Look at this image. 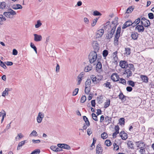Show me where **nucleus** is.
Listing matches in <instances>:
<instances>
[{"instance_id": "f257e3e1", "label": "nucleus", "mask_w": 154, "mask_h": 154, "mask_svg": "<svg viewBox=\"0 0 154 154\" xmlns=\"http://www.w3.org/2000/svg\"><path fill=\"white\" fill-rule=\"evenodd\" d=\"M119 66L122 68H128L132 70L134 69V65L131 64H128L127 62L125 60H121L120 61Z\"/></svg>"}, {"instance_id": "f03ea898", "label": "nucleus", "mask_w": 154, "mask_h": 154, "mask_svg": "<svg viewBox=\"0 0 154 154\" xmlns=\"http://www.w3.org/2000/svg\"><path fill=\"white\" fill-rule=\"evenodd\" d=\"M97 57V52L95 51H92L89 55V59L90 63H92L95 61Z\"/></svg>"}, {"instance_id": "7ed1b4c3", "label": "nucleus", "mask_w": 154, "mask_h": 154, "mask_svg": "<svg viewBox=\"0 0 154 154\" xmlns=\"http://www.w3.org/2000/svg\"><path fill=\"white\" fill-rule=\"evenodd\" d=\"M116 28V26H114L111 29L110 32H108V33L106 36L107 39H110L112 37V35L115 32Z\"/></svg>"}, {"instance_id": "20e7f679", "label": "nucleus", "mask_w": 154, "mask_h": 154, "mask_svg": "<svg viewBox=\"0 0 154 154\" xmlns=\"http://www.w3.org/2000/svg\"><path fill=\"white\" fill-rule=\"evenodd\" d=\"M92 45L94 50V51H96V52H98L99 50L100 47L97 41H93Z\"/></svg>"}, {"instance_id": "39448f33", "label": "nucleus", "mask_w": 154, "mask_h": 154, "mask_svg": "<svg viewBox=\"0 0 154 154\" xmlns=\"http://www.w3.org/2000/svg\"><path fill=\"white\" fill-rule=\"evenodd\" d=\"M111 79L113 82H116L119 81L120 78L117 73H114L111 75Z\"/></svg>"}, {"instance_id": "423d86ee", "label": "nucleus", "mask_w": 154, "mask_h": 154, "mask_svg": "<svg viewBox=\"0 0 154 154\" xmlns=\"http://www.w3.org/2000/svg\"><path fill=\"white\" fill-rule=\"evenodd\" d=\"M57 145L59 147L61 148H63L68 150L70 149L71 148V147L69 145L66 144L59 143L57 144Z\"/></svg>"}, {"instance_id": "0eeeda50", "label": "nucleus", "mask_w": 154, "mask_h": 154, "mask_svg": "<svg viewBox=\"0 0 154 154\" xmlns=\"http://www.w3.org/2000/svg\"><path fill=\"white\" fill-rule=\"evenodd\" d=\"M131 70H132L128 68L125 69L124 74H127V77L129 78L132 75V73Z\"/></svg>"}, {"instance_id": "6e6552de", "label": "nucleus", "mask_w": 154, "mask_h": 154, "mask_svg": "<svg viewBox=\"0 0 154 154\" xmlns=\"http://www.w3.org/2000/svg\"><path fill=\"white\" fill-rule=\"evenodd\" d=\"M132 24V22L131 20H128L126 21L124 24L122 28L123 29H125L127 27H128L131 25Z\"/></svg>"}, {"instance_id": "1a4fd4ad", "label": "nucleus", "mask_w": 154, "mask_h": 154, "mask_svg": "<svg viewBox=\"0 0 154 154\" xmlns=\"http://www.w3.org/2000/svg\"><path fill=\"white\" fill-rule=\"evenodd\" d=\"M96 154H102L103 151L102 147L100 144H98L96 148Z\"/></svg>"}, {"instance_id": "9d476101", "label": "nucleus", "mask_w": 154, "mask_h": 154, "mask_svg": "<svg viewBox=\"0 0 154 154\" xmlns=\"http://www.w3.org/2000/svg\"><path fill=\"white\" fill-rule=\"evenodd\" d=\"M91 79L92 80L93 83L94 84H97L99 82L101 79H98L95 75H92L91 76Z\"/></svg>"}, {"instance_id": "9b49d317", "label": "nucleus", "mask_w": 154, "mask_h": 154, "mask_svg": "<svg viewBox=\"0 0 154 154\" xmlns=\"http://www.w3.org/2000/svg\"><path fill=\"white\" fill-rule=\"evenodd\" d=\"M104 31V29H103L98 30L96 33V38H99L101 37L103 34Z\"/></svg>"}, {"instance_id": "f8f14e48", "label": "nucleus", "mask_w": 154, "mask_h": 154, "mask_svg": "<svg viewBox=\"0 0 154 154\" xmlns=\"http://www.w3.org/2000/svg\"><path fill=\"white\" fill-rule=\"evenodd\" d=\"M119 135L120 136L123 140H125L127 139L128 137L127 134L126 133H125L124 131H122L120 133Z\"/></svg>"}, {"instance_id": "ddd939ff", "label": "nucleus", "mask_w": 154, "mask_h": 154, "mask_svg": "<svg viewBox=\"0 0 154 154\" xmlns=\"http://www.w3.org/2000/svg\"><path fill=\"white\" fill-rule=\"evenodd\" d=\"M34 40L35 41L38 42L41 41L42 38V36L41 35H38L36 34H34Z\"/></svg>"}, {"instance_id": "4468645a", "label": "nucleus", "mask_w": 154, "mask_h": 154, "mask_svg": "<svg viewBox=\"0 0 154 154\" xmlns=\"http://www.w3.org/2000/svg\"><path fill=\"white\" fill-rule=\"evenodd\" d=\"M44 117V114H42L41 112H39L37 118V120L38 123H41Z\"/></svg>"}, {"instance_id": "2eb2a0df", "label": "nucleus", "mask_w": 154, "mask_h": 154, "mask_svg": "<svg viewBox=\"0 0 154 154\" xmlns=\"http://www.w3.org/2000/svg\"><path fill=\"white\" fill-rule=\"evenodd\" d=\"M136 144L137 147L140 148L142 147H145V144L142 141H138L136 142Z\"/></svg>"}, {"instance_id": "dca6fc26", "label": "nucleus", "mask_w": 154, "mask_h": 154, "mask_svg": "<svg viewBox=\"0 0 154 154\" xmlns=\"http://www.w3.org/2000/svg\"><path fill=\"white\" fill-rule=\"evenodd\" d=\"M120 35L116 34L114 40V44L115 45H117L119 44V39Z\"/></svg>"}, {"instance_id": "f3484780", "label": "nucleus", "mask_w": 154, "mask_h": 154, "mask_svg": "<svg viewBox=\"0 0 154 154\" xmlns=\"http://www.w3.org/2000/svg\"><path fill=\"white\" fill-rule=\"evenodd\" d=\"M136 29H137L138 32H143L144 31V28L142 25H138L136 27Z\"/></svg>"}, {"instance_id": "a211bd4d", "label": "nucleus", "mask_w": 154, "mask_h": 154, "mask_svg": "<svg viewBox=\"0 0 154 154\" xmlns=\"http://www.w3.org/2000/svg\"><path fill=\"white\" fill-rule=\"evenodd\" d=\"M119 98L123 101H125L126 100V98L128 97L125 96L123 95V93L122 92H121L119 95Z\"/></svg>"}, {"instance_id": "6ab92c4d", "label": "nucleus", "mask_w": 154, "mask_h": 154, "mask_svg": "<svg viewBox=\"0 0 154 154\" xmlns=\"http://www.w3.org/2000/svg\"><path fill=\"white\" fill-rule=\"evenodd\" d=\"M140 78L143 82L147 83L148 82V79L146 75H141Z\"/></svg>"}, {"instance_id": "aec40b11", "label": "nucleus", "mask_w": 154, "mask_h": 154, "mask_svg": "<svg viewBox=\"0 0 154 154\" xmlns=\"http://www.w3.org/2000/svg\"><path fill=\"white\" fill-rule=\"evenodd\" d=\"M12 8L15 10L22 9V6L20 4L14 5L12 6Z\"/></svg>"}, {"instance_id": "412c9836", "label": "nucleus", "mask_w": 154, "mask_h": 154, "mask_svg": "<svg viewBox=\"0 0 154 154\" xmlns=\"http://www.w3.org/2000/svg\"><path fill=\"white\" fill-rule=\"evenodd\" d=\"M131 36L132 38L134 40L137 39L138 37V34L137 32H133L131 34Z\"/></svg>"}, {"instance_id": "4be33fe9", "label": "nucleus", "mask_w": 154, "mask_h": 154, "mask_svg": "<svg viewBox=\"0 0 154 154\" xmlns=\"http://www.w3.org/2000/svg\"><path fill=\"white\" fill-rule=\"evenodd\" d=\"M83 119L86 125L88 127L89 126L90 124L88 118L85 116H83Z\"/></svg>"}, {"instance_id": "5701e85b", "label": "nucleus", "mask_w": 154, "mask_h": 154, "mask_svg": "<svg viewBox=\"0 0 154 154\" xmlns=\"http://www.w3.org/2000/svg\"><path fill=\"white\" fill-rule=\"evenodd\" d=\"M26 141V140L22 141L18 143L17 149V150H19L20 149V147L24 145Z\"/></svg>"}, {"instance_id": "b1692460", "label": "nucleus", "mask_w": 154, "mask_h": 154, "mask_svg": "<svg viewBox=\"0 0 154 154\" xmlns=\"http://www.w3.org/2000/svg\"><path fill=\"white\" fill-rule=\"evenodd\" d=\"M92 68V67L91 65H89L87 66L85 69V72H88L91 71Z\"/></svg>"}, {"instance_id": "393cba45", "label": "nucleus", "mask_w": 154, "mask_h": 154, "mask_svg": "<svg viewBox=\"0 0 154 154\" xmlns=\"http://www.w3.org/2000/svg\"><path fill=\"white\" fill-rule=\"evenodd\" d=\"M103 86L106 88H108L109 89L112 88V86L111 85L110 83L108 82H106L103 84Z\"/></svg>"}, {"instance_id": "a878e982", "label": "nucleus", "mask_w": 154, "mask_h": 154, "mask_svg": "<svg viewBox=\"0 0 154 154\" xmlns=\"http://www.w3.org/2000/svg\"><path fill=\"white\" fill-rule=\"evenodd\" d=\"M9 90V88H6L5 90L3 92L2 96L5 97L6 96L8 95V91Z\"/></svg>"}, {"instance_id": "bb28decb", "label": "nucleus", "mask_w": 154, "mask_h": 154, "mask_svg": "<svg viewBox=\"0 0 154 154\" xmlns=\"http://www.w3.org/2000/svg\"><path fill=\"white\" fill-rule=\"evenodd\" d=\"M91 82V79H88L85 82V86L90 87Z\"/></svg>"}, {"instance_id": "cd10ccee", "label": "nucleus", "mask_w": 154, "mask_h": 154, "mask_svg": "<svg viewBox=\"0 0 154 154\" xmlns=\"http://www.w3.org/2000/svg\"><path fill=\"white\" fill-rule=\"evenodd\" d=\"M127 145L128 147H129L131 149H133L134 148V147L133 146L134 144L130 140L128 141L127 143Z\"/></svg>"}, {"instance_id": "c85d7f7f", "label": "nucleus", "mask_w": 154, "mask_h": 154, "mask_svg": "<svg viewBox=\"0 0 154 154\" xmlns=\"http://www.w3.org/2000/svg\"><path fill=\"white\" fill-rule=\"evenodd\" d=\"M96 68L97 69H101L102 68V65L101 63L100 62L98 61L96 64Z\"/></svg>"}, {"instance_id": "c756f323", "label": "nucleus", "mask_w": 154, "mask_h": 154, "mask_svg": "<svg viewBox=\"0 0 154 154\" xmlns=\"http://www.w3.org/2000/svg\"><path fill=\"white\" fill-rule=\"evenodd\" d=\"M8 12L9 13V14L10 16H11V15H14L16 14V12L11 9H8Z\"/></svg>"}, {"instance_id": "7c9ffc66", "label": "nucleus", "mask_w": 154, "mask_h": 154, "mask_svg": "<svg viewBox=\"0 0 154 154\" xmlns=\"http://www.w3.org/2000/svg\"><path fill=\"white\" fill-rule=\"evenodd\" d=\"M134 8L132 6H130L127 9L126 13L129 14L131 13L133 10Z\"/></svg>"}, {"instance_id": "2f4dec72", "label": "nucleus", "mask_w": 154, "mask_h": 154, "mask_svg": "<svg viewBox=\"0 0 154 154\" xmlns=\"http://www.w3.org/2000/svg\"><path fill=\"white\" fill-rule=\"evenodd\" d=\"M146 147L145 146V147H141L140 148H139L140 149V150H139V152L141 154H144V153L145 152V148Z\"/></svg>"}, {"instance_id": "473e14b6", "label": "nucleus", "mask_w": 154, "mask_h": 154, "mask_svg": "<svg viewBox=\"0 0 154 154\" xmlns=\"http://www.w3.org/2000/svg\"><path fill=\"white\" fill-rule=\"evenodd\" d=\"M104 143L105 145L108 146H110L112 144V143L111 141L109 140H106L105 141Z\"/></svg>"}, {"instance_id": "72a5a7b5", "label": "nucleus", "mask_w": 154, "mask_h": 154, "mask_svg": "<svg viewBox=\"0 0 154 154\" xmlns=\"http://www.w3.org/2000/svg\"><path fill=\"white\" fill-rule=\"evenodd\" d=\"M110 100L108 99V100H107L106 102H105L104 103V108H107L110 105Z\"/></svg>"}, {"instance_id": "f704fd0d", "label": "nucleus", "mask_w": 154, "mask_h": 154, "mask_svg": "<svg viewBox=\"0 0 154 154\" xmlns=\"http://www.w3.org/2000/svg\"><path fill=\"white\" fill-rule=\"evenodd\" d=\"M142 25H143L145 27H148L150 25V23L149 21V22H148L147 21H145L144 22V24Z\"/></svg>"}, {"instance_id": "c9c22d12", "label": "nucleus", "mask_w": 154, "mask_h": 154, "mask_svg": "<svg viewBox=\"0 0 154 154\" xmlns=\"http://www.w3.org/2000/svg\"><path fill=\"white\" fill-rule=\"evenodd\" d=\"M90 87L85 86V93L86 94H88L90 91Z\"/></svg>"}, {"instance_id": "e433bc0d", "label": "nucleus", "mask_w": 154, "mask_h": 154, "mask_svg": "<svg viewBox=\"0 0 154 154\" xmlns=\"http://www.w3.org/2000/svg\"><path fill=\"white\" fill-rule=\"evenodd\" d=\"M101 137L103 139H106L108 137L107 134L105 132H103L101 134Z\"/></svg>"}, {"instance_id": "4c0bfd02", "label": "nucleus", "mask_w": 154, "mask_h": 154, "mask_svg": "<svg viewBox=\"0 0 154 154\" xmlns=\"http://www.w3.org/2000/svg\"><path fill=\"white\" fill-rule=\"evenodd\" d=\"M31 47L33 48L34 51H35V53H37V48L34 45L33 43L31 42L30 43V45Z\"/></svg>"}, {"instance_id": "58836bf2", "label": "nucleus", "mask_w": 154, "mask_h": 154, "mask_svg": "<svg viewBox=\"0 0 154 154\" xmlns=\"http://www.w3.org/2000/svg\"><path fill=\"white\" fill-rule=\"evenodd\" d=\"M135 82L131 80H129L128 81V83L129 85L131 86L132 87H134L135 86Z\"/></svg>"}, {"instance_id": "ea45409f", "label": "nucleus", "mask_w": 154, "mask_h": 154, "mask_svg": "<svg viewBox=\"0 0 154 154\" xmlns=\"http://www.w3.org/2000/svg\"><path fill=\"white\" fill-rule=\"evenodd\" d=\"M42 25V23L41 22L40 20H38L37 21V23L35 25V27L36 28H38L40 27Z\"/></svg>"}, {"instance_id": "a19ab883", "label": "nucleus", "mask_w": 154, "mask_h": 154, "mask_svg": "<svg viewBox=\"0 0 154 154\" xmlns=\"http://www.w3.org/2000/svg\"><path fill=\"white\" fill-rule=\"evenodd\" d=\"M86 100V98L85 95L82 96L81 98V102L82 103H84Z\"/></svg>"}, {"instance_id": "79ce46f5", "label": "nucleus", "mask_w": 154, "mask_h": 154, "mask_svg": "<svg viewBox=\"0 0 154 154\" xmlns=\"http://www.w3.org/2000/svg\"><path fill=\"white\" fill-rule=\"evenodd\" d=\"M108 54V51L106 50H104L103 52V55L104 57H106L107 56Z\"/></svg>"}, {"instance_id": "37998d69", "label": "nucleus", "mask_w": 154, "mask_h": 154, "mask_svg": "<svg viewBox=\"0 0 154 154\" xmlns=\"http://www.w3.org/2000/svg\"><path fill=\"white\" fill-rule=\"evenodd\" d=\"M119 123L120 125H124L125 123V119L124 118H121L119 119Z\"/></svg>"}, {"instance_id": "c03bdc74", "label": "nucleus", "mask_w": 154, "mask_h": 154, "mask_svg": "<svg viewBox=\"0 0 154 154\" xmlns=\"http://www.w3.org/2000/svg\"><path fill=\"white\" fill-rule=\"evenodd\" d=\"M0 66L2 67L3 68L5 69H6L7 68V67L5 65L4 63L0 60Z\"/></svg>"}, {"instance_id": "a18cd8bd", "label": "nucleus", "mask_w": 154, "mask_h": 154, "mask_svg": "<svg viewBox=\"0 0 154 154\" xmlns=\"http://www.w3.org/2000/svg\"><path fill=\"white\" fill-rule=\"evenodd\" d=\"M98 19V18H96L94 19L93 20V22L91 24V25L92 26H94L96 25V24L97 22V20Z\"/></svg>"}, {"instance_id": "49530a36", "label": "nucleus", "mask_w": 154, "mask_h": 154, "mask_svg": "<svg viewBox=\"0 0 154 154\" xmlns=\"http://www.w3.org/2000/svg\"><path fill=\"white\" fill-rule=\"evenodd\" d=\"M40 151L39 149H36L33 151L30 154H37L40 153Z\"/></svg>"}, {"instance_id": "de8ad7c7", "label": "nucleus", "mask_w": 154, "mask_h": 154, "mask_svg": "<svg viewBox=\"0 0 154 154\" xmlns=\"http://www.w3.org/2000/svg\"><path fill=\"white\" fill-rule=\"evenodd\" d=\"M126 53L128 55L130 54L131 53V49L129 48H125Z\"/></svg>"}, {"instance_id": "09e8293b", "label": "nucleus", "mask_w": 154, "mask_h": 154, "mask_svg": "<svg viewBox=\"0 0 154 154\" xmlns=\"http://www.w3.org/2000/svg\"><path fill=\"white\" fill-rule=\"evenodd\" d=\"M37 135L38 134L37 132L35 130H33L30 134V136H37Z\"/></svg>"}, {"instance_id": "8fccbe9b", "label": "nucleus", "mask_w": 154, "mask_h": 154, "mask_svg": "<svg viewBox=\"0 0 154 154\" xmlns=\"http://www.w3.org/2000/svg\"><path fill=\"white\" fill-rule=\"evenodd\" d=\"M6 7V3L5 2H3L1 3L0 4V8L2 9L5 8Z\"/></svg>"}, {"instance_id": "3c124183", "label": "nucleus", "mask_w": 154, "mask_h": 154, "mask_svg": "<svg viewBox=\"0 0 154 154\" xmlns=\"http://www.w3.org/2000/svg\"><path fill=\"white\" fill-rule=\"evenodd\" d=\"M79 90L78 88H75L72 92V95L75 96L77 95L78 93Z\"/></svg>"}, {"instance_id": "603ef678", "label": "nucleus", "mask_w": 154, "mask_h": 154, "mask_svg": "<svg viewBox=\"0 0 154 154\" xmlns=\"http://www.w3.org/2000/svg\"><path fill=\"white\" fill-rule=\"evenodd\" d=\"M110 22L108 21L104 25V29H106V28H107L108 27L109 28V27H111V26L109 25Z\"/></svg>"}, {"instance_id": "864d4df0", "label": "nucleus", "mask_w": 154, "mask_h": 154, "mask_svg": "<svg viewBox=\"0 0 154 154\" xmlns=\"http://www.w3.org/2000/svg\"><path fill=\"white\" fill-rule=\"evenodd\" d=\"M93 15L94 16H100L101 14L98 11H95L94 12Z\"/></svg>"}, {"instance_id": "5fc2aeb1", "label": "nucleus", "mask_w": 154, "mask_h": 154, "mask_svg": "<svg viewBox=\"0 0 154 154\" xmlns=\"http://www.w3.org/2000/svg\"><path fill=\"white\" fill-rule=\"evenodd\" d=\"M120 81L119 82L120 83L122 84L123 85H125L126 84V81L123 78L120 79Z\"/></svg>"}, {"instance_id": "6e6d98bb", "label": "nucleus", "mask_w": 154, "mask_h": 154, "mask_svg": "<svg viewBox=\"0 0 154 154\" xmlns=\"http://www.w3.org/2000/svg\"><path fill=\"white\" fill-rule=\"evenodd\" d=\"M149 18L150 19H153L154 18V15L152 13H150L148 14Z\"/></svg>"}, {"instance_id": "4d7b16f0", "label": "nucleus", "mask_w": 154, "mask_h": 154, "mask_svg": "<svg viewBox=\"0 0 154 154\" xmlns=\"http://www.w3.org/2000/svg\"><path fill=\"white\" fill-rule=\"evenodd\" d=\"M92 116L93 119L95 121H98L97 117L95 113H92Z\"/></svg>"}, {"instance_id": "13d9d810", "label": "nucleus", "mask_w": 154, "mask_h": 154, "mask_svg": "<svg viewBox=\"0 0 154 154\" xmlns=\"http://www.w3.org/2000/svg\"><path fill=\"white\" fill-rule=\"evenodd\" d=\"M3 14L4 16L8 17L10 18L12 17H11V16L9 14V13L8 11L4 12V13Z\"/></svg>"}, {"instance_id": "bf43d9fd", "label": "nucleus", "mask_w": 154, "mask_h": 154, "mask_svg": "<svg viewBox=\"0 0 154 154\" xmlns=\"http://www.w3.org/2000/svg\"><path fill=\"white\" fill-rule=\"evenodd\" d=\"M114 149L117 150L119 149V146L115 143H113Z\"/></svg>"}, {"instance_id": "052dcab7", "label": "nucleus", "mask_w": 154, "mask_h": 154, "mask_svg": "<svg viewBox=\"0 0 154 154\" xmlns=\"http://www.w3.org/2000/svg\"><path fill=\"white\" fill-rule=\"evenodd\" d=\"M83 72L81 73L78 76L77 78L78 79V80H80L81 81H82V78L83 76Z\"/></svg>"}, {"instance_id": "680f3d73", "label": "nucleus", "mask_w": 154, "mask_h": 154, "mask_svg": "<svg viewBox=\"0 0 154 154\" xmlns=\"http://www.w3.org/2000/svg\"><path fill=\"white\" fill-rule=\"evenodd\" d=\"M6 20L5 18L2 15H0V22L5 21Z\"/></svg>"}, {"instance_id": "e2e57ef3", "label": "nucleus", "mask_w": 154, "mask_h": 154, "mask_svg": "<svg viewBox=\"0 0 154 154\" xmlns=\"http://www.w3.org/2000/svg\"><path fill=\"white\" fill-rule=\"evenodd\" d=\"M145 21L149 22V20L146 19L145 17L142 18L141 20V24H144V22Z\"/></svg>"}, {"instance_id": "0e129e2a", "label": "nucleus", "mask_w": 154, "mask_h": 154, "mask_svg": "<svg viewBox=\"0 0 154 154\" xmlns=\"http://www.w3.org/2000/svg\"><path fill=\"white\" fill-rule=\"evenodd\" d=\"M3 113L2 114V117L1 120V122L2 123L3 122L4 120V118L5 117H6V113L5 112L4 110H3Z\"/></svg>"}, {"instance_id": "69168bd1", "label": "nucleus", "mask_w": 154, "mask_h": 154, "mask_svg": "<svg viewBox=\"0 0 154 154\" xmlns=\"http://www.w3.org/2000/svg\"><path fill=\"white\" fill-rule=\"evenodd\" d=\"M57 148V147L56 146H51L50 147L51 149H52L53 151L56 152Z\"/></svg>"}, {"instance_id": "338daca9", "label": "nucleus", "mask_w": 154, "mask_h": 154, "mask_svg": "<svg viewBox=\"0 0 154 154\" xmlns=\"http://www.w3.org/2000/svg\"><path fill=\"white\" fill-rule=\"evenodd\" d=\"M121 30V27H118L117 28L116 34H117L120 35Z\"/></svg>"}, {"instance_id": "774afa93", "label": "nucleus", "mask_w": 154, "mask_h": 154, "mask_svg": "<svg viewBox=\"0 0 154 154\" xmlns=\"http://www.w3.org/2000/svg\"><path fill=\"white\" fill-rule=\"evenodd\" d=\"M126 90L128 92H131L132 91L133 88L130 86H128L126 88Z\"/></svg>"}]
</instances>
